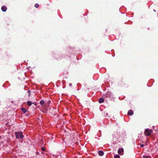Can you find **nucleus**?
<instances>
[{"label": "nucleus", "instance_id": "f257e3e1", "mask_svg": "<svg viewBox=\"0 0 158 158\" xmlns=\"http://www.w3.org/2000/svg\"><path fill=\"white\" fill-rule=\"evenodd\" d=\"M15 135L17 139H22L24 137V135H23L22 132H15Z\"/></svg>", "mask_w": 158, "mask_h": 158}, {"label": "nucleus", "instance_id": "f03ea898", "mask_svg": "<svg viewBox=\"0 0 158 158\" xmlns=\"http://www.w3.org/2000/svg\"><path fill=\"white\" fill-rule=\"evenodd\" d=\"M153 131L152 130L149 129H146L144 132V134L145 136H150Z\"/></svg>", "mask_w": 158, "mask_h": 158}, {"label": "nucleus", "instance_id": "7ed1b4c3", "mask_svg": "<svg viewBox=\"0 0 158 158\" xmlns=\"http://www.w3.org/2000/svg\"><path fill=\"white\" fill-rule=\"evenodd\" d=\"M123 151L124 150L123 148H120L118 149V153L119 154L123 155Z\"/></svg>", "mask_w": 158, "mask_h": 158}, {"label": "nucleus", "instance_id": "20e7f679", "mask_svg": "<svg viewBox=\"0 0 158 158\" xmlns=\"http://www.w3.org/2000/svg\"><path fill=\"white\" fill-rule=\"evenodd\" d=\"M127 114L129 115H132L133 114V111L132 110H128Z\"/></svg>", "mask_w": 158, "mask_h": 158}, {"label": "nucleus", "instance_id": "39448f33", "mask_svg": "<svg viewBox=\"0 0 158 158\" xmlns=\"http://www.w3.org/2000/svg\"><path fill=\"white\" fill-rule=\"evenodd\" d=\"M1 9L3 12H5L7 10V8L5 6H3L2 7Z\"/></svg>", "mask_w": 158, "mask_h": 158}, {"label": "nucleus", "instance_id": "423d86ee", "mask_svg": "<svg viewBox=\"0 0 158 158\" xmlns=\"http://www.w3.org/2000/svg\"><path fill=\"white\" fill-rule=\"evenodd\" d=\"M98 154L100 156H102L104 154V152L102 151H99L98 152Z\"/></svg>", "mask_w": 158, "mask_h": 158}, {"label": "nucleus", "instance_id": "0eeeda50", "mask_svg": "<svg viewBox=\"0 0 158 158\" xmlns=\"http://www.w3.org/2000/svg\"><path fill=\"white\" fill-rule=\"evenodd\" d=\"M104 101V99L103 98H100L99 99V100H98V102L99 103H101L103 102Z\"/></svg>", "mask_w": 158, "mask_h": 158}, {"label": "nucleus", "instance_id": "6e6552de", "mask_svg": "<svg viewBox=\"0 0 158 158\" xmlns=\"http://www.w3.org/2000/svg\"><path fill=\"white\" fill-rule=\"evenodd\" d=\"M21 109L24 113H26L27 112V110L24 108H22Z\"/></svg>", "mask_w": 158, "mask_h": 158}, {"label": "nucleus", "instance_id": "1a4fd4ad", "mask_svg": "<svg viewBox=\"0 0 158 158\" xmlns=\"http://www.w3.org/2000/svg\"><path fill=\"white\" fill-rule=\"evenodd\" d=\"M27 104L29 106H31L32 104H34L33 103H32L30 101H28L27 102Z\"/></svg>", "mask_w": 158, "mask_h": 158}, {"label": "nucleus", "instance_id": "9d476101", "mask_svg": "<svg viewBox=\"0 0 158 158\" xmlns=\"http://www.w3.org/2000/svg\"><path fill=\"white\" fill-rule=\"evenodd\" d=\"M45 103V102L44 100H41L40 102V104L41 105H44Z\"/></svg>", "mask_w": 158, "mask_h": 158}, {"label": "nucleus", "instance_id": "9b49d317", "mask_svg": "<svg viewBox=\"0 0 158 158\" xmlns=\"http://www.w3.org/2000/svg\"><path fill=\"white\" fill-rule=\"evenodd\" d=\"M143 158H151V157L150 156H143Z\"/></svg>", "mask_w": 158, "mask_h": 158}, {"label": "nucleus", "instance_id": "f8f14e48", "mask_svg": "<svg viewBox=\"0 0 158 158\" xmlns=\"http://www.w3.org/2000/svg\"><path fill=\"white\" fill-rule=\"evenodd\" d=\"M120 156L118 155H116L114 156V158H120Z\"/></svg>", "mask_w": 158, "mask_h": 158}, {"label": "nucleus", "instance_id": "ddd939ff", "mask_svg": "<svg viewBox=\"0 0 158 158\" xmlns=\"http://www.w3.org/2000/svg\"><path fill=\"white\" fill-rule=\"evenodd\" d=\"M39 5L38 3L35 4V7H36V8H38L39 7Z\"/></svg>", "mask_w": 158, "mask_h": 158}, {"label": "nucleus", "instance_id": "4468645a", "mask_svg": "<svg viewBox=\"0 0 158 158\" xmlns=\"http://www.w3.org/2000/svg\"><path fill=\"white\" fill-rule=\"evenodd\" d=\"M51 102V101H47V102H46V103H47L48 104H50Z\"/></svg>", "mask_w": 158, "mask_h": 158}, {"label": "nucleus", "instance_id": "2eb2a0df", "mask_svg": "<svg viewBox=\"0 0 158 158\" xmlns=\"http://www.w3.org/2000/svg\"><path fill=\"white\" fill-rule=\"evenodd\" d=\"M140 146L141 147H144V145L143 144H141L140 145Z\"/></svg>", "mask_w": 158, "mask_h": 158}, {"label": "nucleus", "instance_id": "dca6fc26", "mask_svg": "<svg viewBox=\"0 0 158 158\" xmlns=\"http://www.w3.org/2000/svg\"><path fill=\"white\" fill-rule=\"evenodd\" d=\"M69 86H72V83H69Z\"/></svg>", "mask_w": 158, "mask_h": 158}, {"label": "nucleus", "instance_id": "f3484780", "mask_svg": "<svg viewBox=\"0 0 158 158\" xmlns=\"http://www.w3.org/2000/svg\"><path fill=\"white\" fill-rule=\"evenodd\" d=\"M42 150L43 151H44L45 150H44V148H42Z\"/></svg>", "mask_w": 158, "mask_h": 158}, {"label": "nucleus", "instance_id": "a211bd4d", "mask_svg": "<svg viewBox=\"0 0 158 158\" xmlns=\"http://www.w3.org/2000/svg\"><path fill=\"white\" fill-rule=\"evenodd\" d=\"M27 92H28L29 94H30V90H28V91H27Z\"/></svg>", "mask_w": 158, "mask_h": 158}]
</instances>
